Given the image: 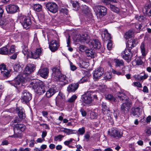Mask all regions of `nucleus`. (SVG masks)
Instances as JSON below:
<instances>
[{
	"label": "nucleus",
	"instance_id": "1",
	"mask_svg": "<svg viewBox=\"0 0 151 151\" xmlns=\"http://www.w3.org/2000/svg\"><path fill=\"white\" fill-rule=\"evenodd\" d=\"M127 48L122 53L123 58L127 62H130L132 57V54L131 52V49L135 47L136 44L135 40L131 39L128 41L126 43Z\"/></svg>",
	"mask_w": 151,
	"mask_h": 151
},
{
	"label": "nucleus",
	"instance_id": "48",
	"mask_svg": "<svg viewBox=\"0 0 151 151\" xmlns=\"http://www.w3.org/2000/svg\"><path fill=\"white\" fill-rule=\"evenodd\" d=\"M64 137V136L59 134L57 136L55 137L54 138V140L56 141H58V140H59V141H61L62 138Z\"/></svg>",
	"mask_w": 151,
	"mask_h": 151
},
{
	"label": "nucleus",
	"instance_id": "45",
	"mask_svg": "<svg viewBox=\"0 0 151 151\" xmlns=\"http://www.w3.org/2000/svg\"><path fill=\"white\" fill-rule=\"evenodd\" d=\"M111 77V75L109 72L105 73L104 75V79L106 81L110 80Z\"/></svg>",
	"mask_w": 151,
	"mask_h": 151
},
{
	"label": "nucleus",
	"instance_id": "20",
	"mask_svg": "<svg viewBox=\"0 0 151 151\" xmlns=\"http://www.w3.org/2000/svg\"><path fill=\"white\" fill-rule=\"evenodd\" d=\"M49 73V70L46 68L40 69L38 71V75L44 78H47Z\"/></svg>",
	"mask_w": 151,
	"mask_h": 151
},
{
	"label": "nucleus",
	"instance_id": "55",
	"mask_svg": "<svg viewBox=\"0 0 151 151\" xmlns=\"http://www.w3.org/2000/svg\"><path fill=\"white\" fill-rule=\"evenodd\" d=\"M88 78L87 77H84L78 81L79 83H81L87 81Z\"/></svg>",
	"mask_w": 151,
	"mask_h": 151
},
{
	"label": "nucleus",
	"instance_id": "43",
	"mask_svg": "<svg viewBox=\"0 0 151 151\" xmlns=\"http://www.w3.org/2000/svg\"><path fill=\"white\" fill-rule=\"evenodd\" d=\"M110 8L112 11H113L118 13L119 11V9L116 6H115L114 5L110 4Z\"/></svg>",
	"mask_w": 151,
	"mask_h": 151
},
{
	"label": "nucleus",
	"instance_id": "40",
	"mask_svg": "<svg viewBox=\"0 0 151 151\" xmlns=\"http://www.w3.org/2000/svg\"><path fill=\"white\" fill-rule=\"evenodd\" d=\"M78 65L81 68L86 69L89 66V64L86 62L82 61L78 64Z\"/></svg>",
	"mask_w": 151,
	"mask_h": 151
},
{
	"label": "nucleus",
	"instance_id": "50",
	"mask_svg": "<svg viewBox=\"0 0 151 151\" xmlns=\"http://www.w3.org/2000/svg\"><path fill=\"white\" fill-rule=\"evenodd\" d=\"M77 98V96L76 95H74L68 99V101L69 103L73 102Z\"/></svg>",
	"mask_w": 151,
	"mask_h": 151
},
{
	"label": "nucleus",
	"instance_id": "59",
	"mask_svg": "<svg viewBox=\"0 0 151 151\" xmlns=\"http://www.w3.org/2000/svg\"><path fill=\"white\" fill-rule=\"evenodd\" d=\"M97 115L96 113L94 112H91L90 113V117L91 119H94L96 117Z\"/></svg>",
	"mask_w": 151,
	"mask_h": 151
},
{
	"label": "nucleus",
	"instance_id": "10",
	"mask_svg": "<svg viewBox=\"0 0 151 151\" xmlns=\"http://www.w3.org/2000/svg\"><path fill=\"white\" fill-rule=\"evenodd\" d=\"M32 98V95L29 92L25 90L22 93L21 101L23 103H27Z\"/></svg>",
	"mask_w": 151,
	"mask_h": 151
},
{
	"label": "nucleus",
	"instance_id": "8",
	"mask_svg": "<svg viewBox=\"0 0 151 151\" xmlns=\"http://www.w3.org/2000/svg\"><path fill=\"white\" fill-rule=\"evenodd\" d=\"M83 40L86 41V43H89L90 41L89 33L88 32L84 33L82 35H78L77 36L76 41L81 42H83Z\"/></svg>",
	"mask_w": 151,
	"mask_h": 151
},
{
	"label": "nucleus",
	"instance_id": "42",
	"mask_svg": "<svg viewBox=\"0 0 151 151\" xmlns=\"http://www.w3.org/2000/svg\"><path fill=\"white\" fill-rule=\"evenodd\" d=\"M33 7L35 10L37 12H40L42 9V6L39 4H34Z\"/></svg>",
	"mask_w": 151,
	"mask_h": 151
},
{
	"label": "nucleus",
	"instance_id": "28",
	"mask_svg": "<svg viewBox=\"0 0 151 151\" xmlns=\"http://www.w3.org/2000/svg\"><path fill=\"white\" fill-rule=\"evenodd\" d=\"M114 61L115 63V65L116 66H124L123 68H125V67L124 66V63L123 61L122 60L115 58L114 59Z\"/></svg>",
	"mask_w": 151,
	"mask_h": 151
},
{
	"label": "nucleus",
	"instance_id": "24",
	"mask_svg": "<svg viewBox=\"0 0 151 151\" xmlns=\"http://www.w3.org/2000/svg\"><path fill=\"white\" fill-rule=\"evenodd\" d=\"M78 86V83L70 84L67 88V91L69 92H74L77 89Z\"/></svg>",
	"mask_w": 151,
	"mask_h": 151
},
{
	"label": "nucleus",
	"instance_id": "49",
	"mask_svg": "<svg viewBox=\"0 0 151 151\" xmlns=\"http://www.w3.org/2000/svg\"><path fill=\"white\" fill-rule=\"evenodd\" d=\"M23 50H22V52L24 55L28 54V48L27 47L24 45L22 47Z\"/></svg>",
	"mask_w": 151,
	"mask_h": 151
},
{
	"label": "nucleus",
	"instance_id": "15",
	"mask_svg": "<svg viewBox=\"0 0 151 151\" xmlns=\"http://www.w3.org/2000/svg\"><path fill=\"white\" fill-rule=\"evenodd\" d=\"M5 8L7 12L11 14L16 12L19 9V7L17 6L12 4L7 5Z\"/></svg>",
	"mask_w": 151,
	"mask_h": 151
},
{
	"label": "nucleus",
	"instance_id": "19",
	"mask_svg": "<svg viewBox=\"0 0 151 151\" xmlns=\"http://www.w3.org/2000/svg\"><path fill=\"white\" fill-rule=\"evenodd\" d=\"M0 74L4 77H8L9 75V72L6 68V66L4 64L0 65Z\"/></svg>",
	"mask_w": 151,
	"mask_h": 151
},
{
	"label": "nucleus",
	"instance_id": "53",
	"mask_svg": "<svg viewBox=\"0 0 151 151\" xmlns=\"http://www.w3.org/2000/svg\"><path fill=\"white\" fill-rule=\"evenodd\" d=\"M78 134H80L81 135H83L85 132V128L84 127H82L81 128H80L78 130Z\"/></svg>",
	"mask_w": 151,
	"mask_h": 151
},
{
	"label": "nucleus",
	"instance_id": "26",
	"mask_svg": "<svg viewBox=\"0 0 151 151\" xmlns=\"http://www.w3.org/2000/svg\"><path fill=\"white\" fill-rule=\"evenodd\" d=\"M58 91V90L55 88H52L49 89L46 92V95L48 98H50L53 96Z\"/></svg>",
	"mask_w": 151,
	"mask_h": 151
},
{
	"label": "nucleus",
	"instance_id": "36",
	"mask_svg": "<svg viewBox=\"0 0 151 151\" xmlns=\"http://www.w3.org/2000/svg\"><path fill=\"white\" fill-rule=\"evenodd\" d=\"M7 46L0 48V54L2 55H8V49Z\"/></svg>",
	"mask_w": 151,
	"mask_h": 151
},
{
	"label": "nucleus",
	"instance_id": "25",
	"mask_svg": "<svg viewBox=\"0 0 151 151\" xmlns=\"http://www.w3.org/2000/svg\"><path fill=\"white\" fill-rule=\"evenodd\" d=\"M57 80H59L60 84L61 85L64 86L68 83V79L65 75H62Z\"/></svg>",
	"mask_w": 151,
	"mask_h": 151
},
{
	"label": "nucleus",
	"instance_id": "31",
	"mask_svg": "<svg viewBox=\"0 0 151 151\" xmlns=\"http://www.w3.org/2000/svg\"><path fill=\"white\" fill-rule=\"evenodd\" d=\"M35 92L37 94L41 95L44 93L45 91L44 89V87L43 86H39L35 90Z\"/></svg>",
	"mask_w": 151,
	"mask_h": 151
},
{
	"label": "nucleus",
	"instance_id": "61",
	"mask_svg": "<svg viewBox=\"0 0 151 151\" xmlns=\"http://www.w3.org/2000/svg\"><path fill=\"white\" fill-rule=\"evenodd\" d=\"M80 111L82 115L83 116H86V112L84 110L83 108H81L80 110Z\"/></svg>",
	"mask_w": 151,
	"mask_h": 151
},
{
	"label": "nucleus",
	"instance_id": "7",
	"mask_svg": "<svg viewBox=\"0 0 151 151\" xmlns=\"http://www.w3.org/2000/svg\"><path fill=\"white\" fill-rule=\"evenodd\" d=\"M132 106V102L130 100H127L121 105L120 110L124 114L127 113Z\"/></svg>",
	"mask_w": 151,
	"mask_h": 151
},
{
	"label": "nucleus",
	"instance_id": "38",
	"mask_svg": "<svg viewBox=\"0 0 151 151\" xmlns=\"http://www.w3.org/2000/svg\"><path fill=\"white\" fill-rule=\"evenodd\" d=\"M134 33V31L133 30H129L125 33L124 36V38L126 39H127L132 37Z\"/></svg>",
	"mask_w": 151,
	"mask_h": 151
},
{
	"label": "nucleus",
	"instance_id": "44",
	"mask_svg": "<svg viewBox=\"0 0 151 151\" xmlns=\"http://www.w3.org/2000/svg\"><path fill=\"white\" fill-rule=\"evenodd\" d=\"M151 7L150 5H148L144 6L143 8L142 11L143 14L145 15L146 14H147V12L150 9Z\"/></svg>",
	"mask_w": 151,
	"mask_h": 151
},
{
	"label": "nucleus",
	"instance_id": "29",
	"mask_svg": "<svg viewBox=\"0 0 151 151\" xmlns=\"http://www.w3.org/2000/svg\"><path fill=\"white\" fill-rule=\"evenodd\" d=\"M143 58L137 57L132 62V64L134 65H141L143 63L142 59Z\"/></svg>",
	"mask_w": 151,
	"mask_h": 151
},
{
	"label": "nucleus",
	"instance_id": "9",
	"mask_svg": "<svg viewBox=\"0 0 151 151\" xmlns=\"http://www.w3.org/2000/svg\"><path fill=\"white\" fill-rule=\"evenodd\" d=\"M46 9L51 12L55 13L58 10L57 4L54 2H48L46 4Z\"/></svg>",
	"mask_w": 151,
	"mask_h": 151
},
{
	"label": "nucleus",
	"instance_id": "47",
	"mask_svg": "<svg viewBox=\"0 0 151 151\" xmlns=\"http://www.w3.org/2000/svg\"><path fill=\"white\" fill-rule=\"evenodd\" d=\"M19 132L16 131V132H14V134L13 135H12L11 137H12L19 138L22 137V135L21 133H19Z\"/></svg>",
	"mask_w": 151,
	"mask_h": 151
},
{
	"label": "nucleus",
	"instance_id": "6",
	"mask_svg": "<svg viewBox=\"0 0 151 151\" xmlns=\"http://www.w3.org/2000/svg\"><path fill=\"white\" fill-rule=\"evenodd\" d=\"M90 91L87 92L82 96V101L85 104L83 105L87 106H90L92 100Z\"/></svg>",
	"mask_w": 151,
	"mask_h": 151
},
{
	"label": "nucleus",
	"instance_id": "63",
	"mask_svg": "<svg viewBox=\"0 0 151 151\" xmlns=\"http://www.w3.org/2000/svg\"><path fill=\"white\" fill-rule=\"evenodd\" d=\"M70 67L71 70L73 71L76 70L77 68L72 63L70 62Z\"/></svg>",
	"mask_w": 151,
	"mask_h": 151
},
{
	"label": "nucleus",
	"instance_id": "33",
	"mask_svg": "<svg viewBox=\"0 0 151 151\" xmlns=\"http://www.w3.org/2000/svg\"><path fill=\"white\" fill-rule=\"evenodd\" d=\"M102 37H104V38L106 40H110L111 38L110 35L108 32L107 29H105L104 31V33L102 35Z\"/></svg>",
	"mask_w": 151,
	"mask_h": 151
},
{
	"label": "nucleus",
	"instance_id": "27",
	"mask_svg": "<svg viewBox=\"0 0 151 151\" xmlns=\"http://www.w3.org/2000/svg\"><path fill=\"white\" fill-rule=\"evenodd\" d=\"M16 111L17 112L18 116L23 119L24 118L25 116L24 113V110L22 107H19L16 109Z\"/></svg>",
	"mask_w": 151,
	"mask_h": 151
},
{
	"label": "nucleus",
	"instance_id": "2",
	"mask_svg": "<svg viewBox=\"0 0 151 151\" xmlns=\"http://www.w3.org/2000/svg\"><path fill=\"white\" fill-rule=\"evenodd\" d=\"M14 25V20L7 16H4L0 21V26L4 29H8Z\"/></svg>",
	"mask_w": 151,
	"mask_h": 151
},
{
	"label": "nucleus",
	"instance_id": "35",
	"mask_svg": "<svg viewBox=\"0 0 151 151\" xmlns=\"http://www.w3.org/2000/svg\"><path fill=\"white\" fill-rule=\"evenodd\" d=\"M145 46L144 42H142L140 45V48L141 49V51L142 54V55L143 56H145L146 55Z\"/></svg>",
	"mask_w": 151,
	"mask_h": 151
},
{
	"label": "nucleus",
	"instance_id": "30",
	"mask_svg": "<svg viewBox=\"0 0 151 151\" xmlns=\"http://www.w3.org/2000/svg\"><path fill=\"white\" fill-rule=\"evenodd\" d=\"M117 96L122 101H125L127 100H130L128 99V97L123 93L118 92L117 93Z\"/></svg>",
	"mask_w": 151,
	"mask_h": 151
},
{
	"label": "nucleus",
	"instance_id": "41",
	"mask_svg": "<svg viewBox=\"0 0 151 151\" xmlns=\"http://www.w3.org/2000/svg\"><path fill=\"white\" fill-rule=\"evenodd\" d=\"M82 11L83 13L86 14L90 12L89 7L85 5H82Z\"/></svg>",
	"mask_w": 151,
	"mask_h": 151
},
{
	"label": "nucleus",
	"instance_id": "39",
	"mask_svg": "<svg viewBox=\"0 0 151 151\" xmlns=\"http://www.w3.org/2000/svg\"><path fill=\"white\" fill-rule=\"evenodd\" d=\"M71 2L73 7L74 8V10L76 11L78 10L79 7V4L78 2L75 1H71Z\"/></svg>",
	"mask_w": 151,
	"mask_h": 151
},
{
	"label": "nucleus",
	"instance_id": "54",
	"mask_svg": "<svg viewBox=\"0 0 151 151\" xmlns=\"http://www.w3.org/2000/svg\"><path fill=\"white\" fill-rule=\"evenodd\" d=\"M133 26H135V28L137 29L138 31L142 27L141 24L138 23H136L134 24Z\"/></svg>",
	"mask_w": 151,
	"mask_h": 151
},
{
	"label": "nucleus",
	"instance_id": "5",
	"mask_svg": "<svg viewBox=\"0 0 151 151\" xmlns=\"http://www.w3.org/2000/svg\"><path fill=\"white\" fill-rule=\"evenodd\" d=\"M93 9L97 17L100 18L103 17L106 14L107 9L105 6H96L94 7Z\"/></svg>",
	"mask_w": 151,
	"mask_h": 151
},
{
	"label": "nucleus",
	"instance_id": "12",
	"mask_svg": "<svg viewBox=\"0 0 151 151\" xmlns=\"http://www.w3.org/2000/svg\"><path fill=\"white\" fill-rule=\"evenodd\" d=\"M104 73V69L100 67L97 68L94 71L93 77L95 80L97 81L100 78Z\"/></svg>",
	"mask_w": 151,
	"mask_h": 151
},
{
	"label": "nucleus",
	"instance_id": "21",
	"mask_svg": "<svg viewBox=\"0 0 151 151\" xmlns=\"http://www.w3.org/2000/svg\"><path fill=\"white\" fill-rule=\"evenodd\" d=\"M141 113L140 108L138 106L133 107L131 109V114L134 116L138 117L140 115Z\"/></svg>",
	"mask_w": 151,
	"mask_h": 151
},
{
	"label": "nucleus",
	"instance_id": "17",
	"mask_svg": "<svg viewBox=\"0 0 151 151\" xmlns=\"http://www.w3.org/2000/svg\"><path fill=\"white\" fill-rule=\"evenodd\" d=\"M60 45L57 41L54 40H52L49 44V47L50 50L54 52L57 50Z\"/></svg>",
	"mask_w": 151,
	"mask_h": 151
},
{
	"label": "nucleus",
	"instance_id": "57",
	"mask_svg": "<svg viewBox=\"0 0 151 151\" xmlns=\"http://www.w3.org/2000/svg\"><path fill=\"white\" fill-rule=\"evenodd\" d=\"M148 77V75L147 74H145L143 76H139L138 78L139 80H143L146 79Z\"/></svg>",
	"mask_w": 151,
	"mask_h": 151
},
{
	"label": "nucleus",
	"instance_id": "52",
	"mask_svg": "<svg viewBox=\"0 0 151 151\" xmlns=\"http://www.w3.org/2000/svg\"><path fill=\"white\" fill-rule=\"evenodd\" d=\"M23 119L20 118L19 116H17L12 121V122L14 123L20 122Z\"/></svg>",
	"mask_w": 151,
	"mask_h": 151
},
{
	"label": "nucleus",
	"instance_id": "13",
	"mask_svg": "<svg viewBox=\"0 0 151 151\" xmlns=\"http://www.w3.org/2000/svg\"><path fill=\"white\" fill-rule=\"evenodd\" d=\"M108 134L110 136L116 138H120L122 136L120 132L117 129L114 128L109 129L108 131Z\"/></svg>",
	"mask_w": 151,
	"mask_h": 151
},
{
	"label": "nucleus",
	"instance_id": "46",
	"mask_svg": "<svg viewBox=\"0 0 151 151\" xmlns=\"http://www.w3.org/2000/svg\"><path fill=\"white\" fill-rule=\"evenodd\" d=\"M15 51V47L14 45H12L8 50V55H10L14 52Z\"/></svg>",
	"mask_w": 151,
	"mask_h": 151
},
{
	"label": "nucleus",
	"instance_id": "62",
	"mask_svg": "<svg viewBox=\"0 0 151 151\" xmlns=\"http://www.w3.org/2000/svg\"><path fill=\"white\" fill-rule=\"evenodd\" d=\"M60 95H61V94H59V95L56 98V99L55 102H56V104L57 106H58V104H59V103L60 101L61 100V99H60Z\"/></svg>",
	"mask_w": 151,
	"mask_h": 151
},
{
	"label": "nucleus",
	"instance_id": "37",
	"mask_svg": "<svg viewBox=\"0 0 151 151\" xmlns=\"http://www.w3.org/2000/svg\"><path fill=\"white\" fill-rule=\"evenodd\" d=\"M86 53L88 57H90L91 58L94 57V51L91 49H88L86 50Z\"/></svg>",
	"mask_w": 151,
	"mask_h": 151
},
{
	"label": "nucleus",
	"instance_id": "16",
	"mask_svg": "<svg viewBox=\"0 0 151 151\" xmlns=\"http://www.w3.org/2000/svg\"><path fill=\"white\" fill-rule=\"evenodd\" d=\"M91 48H94L99 49L101 47V44L97 39H93L91 40L88 43Z\"/></svg>",
	"mask_w": 151,
	"mask_h": 151
},
{
	"label": "nucleus",
	"instance_id": "22",
	"mask_svg": "<svg viewBox=\"0 0 151 151\" xmlns=\"http://www.w3.org/2000/svg\"><path fill=\"white\" fill-rule=\"evenodd\" d=\"M25 128V126L23 124H17L14 125V131L16 132V131L22 132L24 130Z\"/></svg>",
	"mask_w": 151,
	"mask_h": 151
},
{
	"label": "nucleus",
	"instance_id": "4",
	"mask_svg": "<svg viewBox=\"0 0 151 151\" xmlns=\"http://www.w3.org/2000/svg\"><path fill=\"white\" fill-rule=\"evenodd\" d=\"M18 20L25 28L27 29L30 27L31 22L29 17H26L24 15L20 14L18 15Z\"/></svg>",
	"mask_w": 151,
	"mask_h": 151
},
{
	"label": "nucleus",
	"instance_id": "64",
	"mask_svg": "<svg viewBox=\"0 0 151 151\" xmlns=\"http://www.w3.org/2000/svg\"><path fill=\"white\" fill-rule=\"evenodd\" d=\"M84 137L86 139L88 140L90 137V134L89 132H86V133L85 134Z\"/></svg>",
	"mask_w": 151,
	"mask_h": 151
},
{
	"label": "nucleus",
	"instance_id": "3",
	"mask_svg": "<svg viewBox=\"0 0 151 151\" xmlns=\"http://www.w3.org/2000/svg\"><path fill=\"white\" fill-rule=\"evenodd\" d=\"M25 78L26 77L22 75H19L13 80L8 82L11 85L18 88L22 86V83L24 81Z\"/></svg>",
	"mask_w": 151,
	"mask_h": 151
},
{
	"label": "nucleus",
	"instance_id": "14",
	"mask_svg": "<svg viewBox=\"0 0 151 151\" xmlns=\"http://www.w3.org/2000/svg\"><path fill=\"white\" fill-rule=\"evenodd\" d=\"M60 67L59 66L55 67L52 69V76L56 80L59 79L63 74L60 71Z\"/></svg>",
	"mask_w": 151,
	"mask_h": 151
},
{
	"label": "nucleus",
	"instance_id": "34",
	"mask_svg": "<svg viewBox=\"0 0 151 151\" xmlns=\"http://www.w3.org/2000/svg\"><path fill=\"white\" fill-rule=\"evenodd\" d=\"M105 98L107 100L111 102H115L116 101V100L112 95L109 94L105 96Z\"/></svg>",
	"mask_w": 151,
	"mask_h": 151
},
{
	"label": "nucleus",
	"instance_id": "51",
	"mask_svg": "<svg viewBox=\"0 0 151 151\" xmlns=\"http://www.w3.org/2000/svg\"><path fill=\"white\" fill-rule=\"evenodd\" d=\"M75 131H76L74 130L66 128L65 133H66L67 135H69L75 133Z\"/></svg>",
	"mask_w": 151,
	"mask_h": 151
},
{
	"label": "nucleus",
	"instance_id": "60",
	"mask_svg": "<svg viewBox=\"0 0 151 151\" xmlns=\"http://www.w3.org/2000/svg\"><path fill=\"white\" fill-rule=\"evenodd\" d=\"M112 72L114 74H116L118 75H123L122 73H121L119 71H117L116 70H115L114 69H112Z\"/></svg>",
	"mask_w": 151,
	"mask_h": 151
},
{
	"label": "nucleus",
	"instance_id": "56",
	"mask_svg": "<svg viewBox=\"0 0 151 151\" xmlns=\"http://www.w3.org/2000/svg\"><path fill=\"white\" fill-rule=\"evenodd\" d=\"M135 18L137 20L140 22H141L143 19L144 17L142 16L136 15L135 16Z\"/></svg>",
	"mask_w": 151,
	"mask_h": 151
},
{
	"label": "nucleus",
	"instance_id": "32",
	"mask_svg": "<svg viewBox=\"0 0 151 151\" xmlns=\"http://www.w3.org/2000/svg\"><path fill=\"white\" fill-rule=\"evenodd\" d=\"M23 66V65L19 62H18L15 64L14 66V68L16 71H20L22 70V68Z\"/></svg>",
	"mask_w": 151,
	"mask_h": 151
},
{
	"label": "nucleus",
	"instance_id": "23",
	"mask_svg": "<svg viewBox=\"0 0 151 151\" xmlns=\"http://www.w3.org/2000/svg\"><path fill=\"white\" fill-rule=\"evenodd\" d=\"M42 83L41 81L38 80H34L30 83V87H32L35 90Z\"/></svg>",
	"mask_w": 151,
	"mask_h": 151
},
{
	"label": "nucleus",
	"instance_id": "18",
	"mask_svg": "<svg viewBox=\"0 0 151 151\" xmlns=\"http://www.w3.org/2000/svg\"><path fill=\"white\" fill-rule=\"evenodd\" d=\"M42 53V50L41 48H38L36 49L35 51L34 52H31L29 54V57L32 58L36 59L39 58Z\"/></svg>",
	"mask_w": 151,
	"mask_h": 151
},
{
	"label": "nucleus",
	"instance_id": "11",
	"mask_svg": "<svg viewBox=\"0 0 151 151\" xmlns=\"http://www.w3.org/2000/svg\"><path fill=\"white\" fill-rule=\"evenodd\" d=\"M35 65L32 64H29L27 65L23 71V74L22 75L25 77L28 76L31 73L33 72L35 70Z\"/></svg>",
	"mask_w": 151,
	"mask_h": 151
},
{
	"label": "nucleus",
	"instance_id": "58",
	"mask_svg": "<svg viewBox=\"0 0 151 151\" xmlns=\"http://www.w3.org/2000/svg\"><path fill=\"white\" fill-rule=\"evenodd\" d=\"M79 50L82 52H83L86 50V47L83 45H81L78 47Z\"/></svg>",
	"mask_w": 151,
	"mask_h": 151
}]
</instances>
